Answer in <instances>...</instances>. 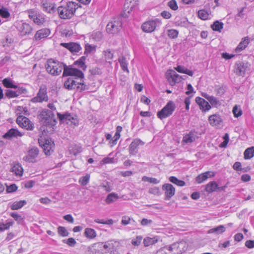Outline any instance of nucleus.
Wrapping results in <instances>:
<instances>
[{"label":"nucleus","instance_id":"0e129e2a","mask_svg":"<svg viewBox=\"0 0 254 254\" xmlns=\"http://www.w3.org/2000/svg\"><path fill=\"white\" fill-rule=\"evenodd\" d=\"M89 178V176L86 175V176L80 178L79 180V182L82 185L85 186L88 183Z\"/></svg>","mask_w":254,"mask_h":254},{"label":"nucleus","instance_id":"a211bd4d","mask_svg":"<svg viewBox=\"0 0 254 254\" xmlns=\"http://www.w3.org/2000/svg\"><path fill=\"white\" fill-rule=\"evenodd\" d=\"M19 34L21 36L29 35L31 33L33 28L28 23L25 22L19 23L17 27Z\"/></svg>","mask_w":254,"mask_h":254},{"label":"nucleus","instance_id":"864d4df0","mask_svg":"<svg viewBox=\"0 0 254 254\" xmlns=\"http://www.w3.org/2000/svg\"><path fill=\"white\" fill-rule=\"evenodd\" d=\"M104 56L106 61L110 63V61L112 60L113 58V54L108 49L104 51Z\"/></svg>","mask_w":254,"mask_h":254},{"label":"nucleus","instance_id":"49530a36","mask_svg":"<svg viewBox=\"0 0 254 254\" xmlns=\"http://www.w3.org/2000/svg\"><path fill=\"white\" fill-rule=\"evenodd\" d=\"M33 22L37 25L43 24L45 22V18L44 16L40 13L35 17L33 20Z\"/></svg>","mask_w":254,"mask_h":254},{"label":"nucleus","instance_id":"603ef678","mask_svg":"<svg viewBox=\"0 0 254 254\" xmlns=\"http://www.w3.org/2000/svg\"><path fill=\"white\" fill-rule=\"evenodd\" d=\"M178 31L177 30L175 29H170L167 31L168 36L172 39L176 38L178 37Z\"/></svg>","mask_w":254,"mask_h":254},{"label":"nucleus","instance_id":"1a4fd4ad","mask_svg":"<svg viewBox=\"0 0 254 254\" xmlns=\"http://www.w3.org/2000/svg\"><path fill=\"white\" fill-rule=\"evenodd\" d=\"M49 98L47 95V88L45 86L40 87L36 96L31 99V102L34 103L47 102Z\"/></svg>","mask_w":254,"mask_h":254},{"label":"nucleus","instance_id":"6ab92c4d","mask_svg":"<svg viewBox=\"0 0 254 254\" xmlns=\"http://www.w3.org/2000/svg\"><path fill=\"white\" fill-rule=\"evenodd\" d=\"M162 190L164 191L166 200H169L175 194V189L170 184H164L162 186Z\"/></svg>","mask_w":254,"mask_h":254},{"label":"nucleus","instance_id":"aec40b11","mask_svg":"<svg viewBox=\"0 0 254 254\" xmlns=\"http://www.w3.org/2000/svg\"><path fill=\"white\" fill-rule=\"evenodd\" d=\"M60 45L68 49L72 53H78L81 50V47L80 45L77 43H61L60 44Z\"/></svg>","mask_w":254,"mask_h":254},{"label":"nucleus","instance_id":"bb28decb","mask_svg":"<svg viewBox=\"0 0 254 254\" xmlns=\"http://www.w3.org/2000/svg\"><path fill=\"white\" fill-rule=\"evenodd\" d=\"M214 176V172L207 171L197 176L195 178V181L198 184H201L206 180L208 178L213 177Z\"/></svg>","mask_w":254,"mask_h":254},{"label":"nucleus","instance_id":"0eeeda50","mask_svg":"<svg viewBox=\"0 0 254 254\" xmlns=\"http://www.w3.org/2000/svg\"><path fill=\"white\" fill-rule=\"evenodd\" d=\"M57 116L61 123L66 124L69 125L77 126L78 125V120L75 115L68 113L61 114L58 113Z\"/></svg>","mask_w":254,"mask_h":254},{"label":"nucleus","instance_id":"5fc2aeb1","mask_svg":"<svg viewBox=\"0 0 254 254\" xmlns=\"http://www.w3.org/2000/svg\"><path fill=\"white\" fill-rule=\"evenodd\" d=\"M58 231L59 234L63 237L67 236L69 234L68 232L64 227L59 226L58 228Z\"/></svg>","mask_w":254,"mask_h":254},{"label":"nucleus","instance_id":"774afa93","mask_svg":"<svg viewBox=\"0 0 254 254\" xmlns=\"http://www.w3.org/2000/svg\"><path fill=\"white\" fill-rule=\"evenodd\" d=\"M17 189V187L15 184H12L6 187V191L8 193H11L16 191Z\"/></svg>","mask_w":254,"mask_h":254},{"label":"nucleus","instance_id":"052dcab7","mask_svg":"<svg viewBox=\"0 0 254 254\" xmlns=\"http://www.w3.org/2000/svg\"><path fill=\"white\" fill-rule=\"evenodd\" d=\"M5 96L9 98L17 97V94L15 91L10 89L7 90L5 92Z\"/></svg>","mask_w":254,"mask_h":254},{"label":"nucleus","instance_id":"f3484780","mask_svg":"<svg viewBox=\"0 0 254 254\" xmlns=\"http://www.w3.org/2000/svg\"><path fill=\"white\" fill-rule=\"evenodd\" d=\"M137 5V0H126L122 16L124 17H128V14Z\"/></svg>","mask_w":254,"mask_h":254},{"label":"nucleus","instance_id":"8fccbe9b","mask_svg":"<svg viewBox=\"0 0 254 254\" xmlns=\"http://www.w3.org/2000/svg\"><path fill=\"white\" fill-rule=\"evenodd\" d=\"M208 101L213 107H216L220 105L219 101L216 97L212 96L209 97Z\"/></svg>","mask_w":254,"mask_h":254},{"label":"nucleus","instance_id":"2f4dec72","mask_svg":"<svg viewBox=\"0 0 254 254\" xmlns=\"http://www.w3.org/2000/svg\"><path fill=\"white\" fill-rule=\"evenodd\" d=\"M226 229L223 225H219L217 227L213 228L208 231V234L214 233L216 235H219L223 233Z\"/></svg>","mask_w":254,"mask_h":254},{"label":"nucleus","instance_id":"4468645a","mask_svg":"<svg viewBox=\"0 0 254 254\" xmlns=\"http://www.w3.org/2000/svg\"><path fill=\"white\" fill-rule=\"evenodd\" d=\"M16 123L19 127L26 130H32L34 127L33 124L29 119L23 116H19L17 118Z\"/></svg>","mask_w":254,"mask_h":254},{"label":"nucleus","instance_id":"3c124183","mask_svg":"<svg viewBox=\"0 0 254 254\" xmlns=\"http://www.w3.org/2000/svg\"><path fill=\"white\" fill-rule=\"evenodd\" d=\"M13 224V221H9L5 224L0 223V232L7 230Z\"/></svg>","mask_w":254,"mask_h":254},{"label":"nucleus","instance_id":"58836bf2","mask_svg":"<svg viewBox=\"0 0 254 254\" xmlns=\"http://www.w3.org/2000/svg\"><path fill=\"white\" fill-rule=\"evenodd\" d=\"M86 58L84 56L81 57L79 60L74 62V64L83 70H85L87 66L85 64Z\"/></svg>","mask_w":254,"mask_h":254},{"label":"nucleus","instance_id":"6e6d98bb","mask_svg":"<svg viewBox=\"0 0 254 254\" xmlns=\"http://www.w3.org/2000/svg\"><path fill=\"white\" fill-rule=\"evenodd\" d=\"M170 253L169 250V246H166L158 250L156 254H170Z\"/></svg>","mask_w":254,"mask_h":254},{"label":"nucleus","instance_id":"a18cd8bd","mask_svg":"<svg viewBox=\"0 0 254 254\" xmlns=\"http://www.w3.org/2000/svg\"><path fill=\"white\" fill-rule=\"evenodd\" d=\"M26 12L28 14L29 18L32 20L40 14L39 12L35 8L28 9L26 11Z\"/></svg>","mask_w":254,"mask_h":254},{"label":"nucleus","instance_id":"e2e57ef3","mask_svg":"<svg viewBox=\"0 0 254 254\" xmlns=\"http://www.w3.org/2000/svg\"><path fill=\"white\" fill-rule=\"evenodd\" d=\"M148 192L151 194L156 195H159L161 194L159 188L156 187L149 189Z\"/></svg>","mask_w":254,"mask_h":254},{"label":"nucleus","instance_id":"09e8293b","mask_svg":"<svg viewBox=\"0 0 254 254\" xmlns=\"http://www.w3.org/2000/svg\"><path fill=\"white\" fill-rule=\"evenodd\" d=\"M197 14L199 18L202 20H206L208 17V13L204 9L199 10L198 11Z\"/></svg>","mask_w":254,"mask_h":254},{"label":"nucleus","instance_id":"7ed1b4c3","mask_svg":"<svg viewBox=\"0 0 254 254\" xmlns=\"http://www.w3.org/2000/svg\"><path fill=\"white\" fill-rule=\"evenodd\" d=\"M83 80L81 81L80 78L68 77L64 83V87L68 90H76L80 91L86 89V85L83 83Z\"/></svg>","mask_w":254,"mask_h":254},{"label":"nucleus","instance_id":"f704fd0d","mask_svg":"<svg viewBox=\"0 0 254 254\" xmlns=\"http://www.w3.org/2000/svg\"><path fill=\"white\" fill-rule=\"evenodd\" d=\"M249 43V39L248 37H245L242 41H241L236 49V52H240L245 49Z\"/></svg>","mask_w":254,"mask_h":254},{"label":"nucleus","instance_id":"4c0bfd02","mask_svg":"<svg viewBox=\"0 0 254 254\" xmlns=\"http://www.w3.org/2000/svg\"><path fill=\"white\" fill-rule=\"evenodd\" d=\"M175 69L180 73H185L189 76H191L193 74V72L192 70H189L182 65H178Z\"/></svg>","mask_w":254,"mask_h":254},{"label":"nucleus","instance_id":"473e14b6","mask_svg":"<svg viewBox=\"0 0 254 254\" xmlns=\"http://www.w3.org/2000/svg\"><path fill=\"white\" fill-rule=\"evenodd\" d=\"M82 151L81 146L77 144H71L69 147V151L71 154L76 155Z\"/></svg>","mask_w":254,"mask_h":254},{"label":"nucleus","instance_id":"423d86ee","mask_svg":"<svg viewBox=\"0 0 254 254\" xmlns=\"http://www.w3.org/2000/svg\"><path fill=\"white\" fill-rule=\"evenodd\" d=\"M175 108L176 106L174 103L170 101L160 111L157 113V116L160 120L165 119L173 114Z\"/></svg>","mask_w":254,"mask_h":254},{"label":"nucleus","instance_id":"bf43d9fd","mask_svg":"<svg viewBox=\"0 0 254 254\" xmlns=\"http://www.w3.org/2000/svg\"><path fill=\"white\" fill-rule=\"evenodd\" d=\"M63 242L66 244L70 247H74L76 244V241L72 238H68L67 240H64Z\"/></svg>","mask_w":254,"mask_h":254},{"label":"nucleus","instance_id":"ea45409f","mask_svg":"<svg viewBox=\"0 0 254 254\" xmlns=\"http://www.w3.org/2000/svg\"><path fill=\"white\" fill-rule=\"evenodd\" d=\"M211 27L214 31L221 32L223 28V23L216 20L211 25Z\"/></svg>","mask_w":254,"mask_h":254},{"label":"nucleus","instance_id":"680f3d73","mask_svg":"<svg viewBox=\"0 0 254 254\" xmlns=\"http://www.w3.org/2000/svg\"><path fill=\"white\" fill-rule=\"evenodd\" d=\"M10 216L13 217L15 221H17L18 223H21L22 222L23 218L21 215L18 214L17 213L15 212L11 213Z\"/></svg>","mask_w":254,"mask_h":254},{"label":"nucleus","instance_id":"2eb2a0df","mask_svg":"<svg viewBox=\"0 0 254 254\" xmlns=\"http://www.w3.org/2000/svg\"><path fill=\"white\" fill-rule=\"evenodd\" d=\"M166 76L168 82L171 86L174 85L177 83L180 82L183 79L181 76L172 69H169L167 71Z\"/></svg>","mask_w":254,"mask_h":254},{"label":"nucleus","instance_id":"79ce46f5","mask_svg":"<svg viewBox=\"0 0 254 254\" xmlns=\"http://www.w3.org/2000/svg\"><path fill=\"white\" fill-rule=\"evenodd\" d=\"M254 156V147L247 148L244 152V158L246 159H251Z\"/></svg>","mask_w":254,"mask_h":254},{"label":"nucleus","instance_id":"13d9d810","mask_svg":"<svg viewBox=\"0 0 254 254\" xmlns=\"http://www.w3.org/2000/svg\"><path fill=\"white\" fill-rule=\"evenodd\" d=\"M233 113L235 117L238 118L242 115V111L240 108H238L237 106L236 105L233 108Z\"/></svg>","mask_w":254,"mask_h":254},{"label":"nucleus","instance_id":"dca6fc26","mask_svg":"<svg viewBox=\"0 0 254 254\" xmlns=\"http://www.w3.org/2000/svg\"><path fill=\"white\" fill-rule=\"evenodd\" d=\"M160 22L157 19L149 20L143 23L141 26L142 30L146 33H151L155 30L158 24Z\"/></svg>","mask_w":254,"mask_h":254},{"label":"nucleus","instance_id":"cd10ccee","mask_svg":"<svg viewBox=\"0 0 254 254\" xmlns=\"http://www.w3.org/2000/svg\"><path fill=\"white\" fill-rule=\"evenodd\" d=\"M246 66L243 62L237 63L235 64V70L237 75L244 76L245 74Z\"/></svg>","mask_w":254,"mask_h":254},{"label":"nucleus","instance_id":"a19ab883","mask_svg":"<svg viewBox=\"0 0 254 254\" xmlns=\"http://www.w3.org/2000/svg\"><path fill=\"white\" fill-rule=\"evenodd\" d=\"M119 62L120 63L122 69L124 71L128 72V69L127 68V63L126 58L124 57H121L119 58Z\"/></svg>","mask_w":254,"mask_h":254},{"label":"nucleus","instance_id":"c85d7f7f","mask_svg":"<svg viewBox=\"0 0 254 254\" xmlns=\"http://www.w3.org/2000/svg\"><path fill=\"white\" fill-rule=\"evenodd\" d=\"M208 121L211 126H217L222 122V119L219 115L214 114L209 117Z\"/></svg>","mask_w":254,"mask_h":254},{"label":"nucleus","instance_id":"a878e982","mask_svg":"<svg viewBox=\"0 0 254 254\" xmlns=\"http://www.w3.org/2000/svg\"><path fill=\"white\" fill-rule=\"evenodd\" d=\"M42 7L43 10L47 13H53L56 11L55 4L46 0L43 1Z\"/></svg>","mask_w":254,"mask_h":254},{"label":"nucleus","instance_id":"f257e3e1","mask_svg":"<svg viewBox=\"0 0 254 254\" xmlns=\"http://www.w3.org/2000/svg\"><path fill=\"white\" fill-rule=\"evenodd\" d=\"M79 6L78 3L73 1H68L65 4L60 6L57 11L60 17L64 19L71 18Z\"/></svg>","mask_w":254,"mask_h":254},{"label":"nucleus","instance_id":"f8f14e48","mask_svg":"<svg viewBox=\"0 0 254 254\" xmlns=\"http://www.w3.org/2000/svg\"><path fill=\"white\" fill-rule=\"evenodd\" d=\"M38 142L46 155H50L53 152L55 145L51 139H45L43 140L42 139L39 138Z\"/></svg>","mask_w":254,"mask_h":254},{"label":"nucleus","instance_id":"e433bc0d","mask_svg":"<svg viewBox=\"0 0 254 254\" xmlns=\"http://www.w3.org/2000/svg\"><path fill=\"white\" fill-rule=\"evenodd\" d=\"M3 86L7 88H15L17 86L13 83V81L9 78H5L2 81Z\"/></svg>","mask_w":254,"mask_h":254},{"label":"nucleus","instance_id":"6e6552de","mask_svg":"<svg viewBox=\"0 0 254 254\" xmlns=\"http://www.w3.org/2000/svg\"><path fill=\"white\" fill-rule=\"evenodd\" d=\"M187 246L186 242L182 241L169 246V250L172 254H181L187 250Z\"/></svg>","mask_w":254,"mask_h":254},{"label":"nucleus","instance_id":"37998d69","mask_svg":"<svg viewBox=\"0 0 254 254\" xmlns=\"http://www.w3.org/2000/svg\"><path fill=\"white\" fill-rule=\"evenodd\" d=\"M169 180L171 182L175 185H177L179 187H183L186 185V183L184 181L182 180H180L174 176L170 177Z\"/></svg>","mask_w":254,"mask_h":254},{"label":"nucleus","instance_id":"393cba45","mask_svg":"<svg viewBox=\"0 0 254 254\" xmlns=\"http://www.w3.org/2000/svg\"><path fill=\"white\" fill-rule=\"evenodd\" d=\"M195 102L199 105L200 109L202 111H207L211 108V106L208 102L201 97H196Z\"/></svg>","mask_w":254,"mask_h":254},{"label":"nucleus","instance_id":"7c9ffc66","mask_svg":"<svg viewBox=\"0 0 254 254\" xmlns=\"http://www.w3.org/2000/svg\"><path fill=\"white\" fill-rule=\"evenodd\" d=\"M218 188V184L216 182L212 181L208 183L205 186V191L211 193L216 191Z\"/></svg>","mask_w":254,"mask_h":254},{"label":"nucleus","instance_id":"ddd939ff","mask_svg":"<svg viewBox=\"0 0 254 254\" xmlns=\"http://www.w3.org/2000/svg\"><path fill=\"white\" fill-rule=\"evenodd\" d=\"M120 246L121 245L119 241L112 240L106 242L103 247L105 250H107L111 254H120L118 252Z\"/></svg>","mask_w":254,"mask_h":254},{"label":"nucleus","instance_id":"c9c22d12","mask_svg":"<svg viewBox=\"0 0 254 254\" xmlns=\"http://www.w3.org/2000/svg\"><path fill=\"white\" fill-rule=\"evenodd\" d=\"M119 198V196L117 193L112 192L107 195L105 201L107 204H110L116 201Z\"/></svg>","mask_w":254,"mask_h":254},{"label":"nucleus","instance_id":"69168bd1","mask_svg":"<svg viewBox=\"0 0 254 254\" xmlns=\"http://www.w3.org/2000/svg\"><path fill=\"white\" fill-rule=\"evenodd\" d=\"M95 48H96L95 46H92L91 45H89L88 44H86L85 45V49L84 54H88L90 53L93 50H95Z\"/></svg>","mask_w":254,"mask_h":254},{"label":"nucleus","instance_id":"de8ad7c7","mask_svg":"<svg viewBox=\"0 0 254 254\" xmlns=\"http://www.w3.org/2000/svg\"><path fill=\"white\" fill-rule=\"evenodd\" d=\"M102 38L103 35L100 31L95 32L91 35V38L95 41H100Z\"/></svg>","mask_w":254,"mask_h":254},{"label":"nucleus","instance_id":"b1692460","mask_svg":"<svg viewBox=\"0 0 254 254\" xmlns=\"http://www.w3.org/2000/svg\"><path fill=\"white\" fill-rule=\"evenodd\" d=\"M51 31L49 29L43 28L38 30L35 33L34 40L39 41L42 39L47 37L50 34Z\"/></svg>","mask_w":254,"mask_h":254},{"label":"nucleus","instance_id":"39448f33","mask_svg":"<svg viewBox=\"0 0 254 254\" xmlns=\"http://www.w3.org/2000/svg\"><path fill=\"white\" fill-rule=\"evenodd\" d=\"M39 152L38 147L34 146H30L27 150V154L23 157V160L28 163H36L37 162Z\"/></svg>","mask_w":254,"mask_h":254},{"label":"nucleus","instance_id":"f03ea898","mask_svg":"<svg viewBox=\"0 0 254 254\" xmlns=\"http://www.w3.org/2000/svg\"><path fill=\"white\" fill-rule=\"evenodd\" d=\"M64 64L63 63L53 59H49L47 61L45 65L47 72L54 76L59 75L63 69Z\"/></svg>","mask_w":254,"mask_h":254},{"label":"nucleus","instance_id":"412c9836","mask_svg":"<svg viewBox=\"0 0 254 254\" xmlns=\"http://www.w3.org/2000/svg\"><path fill=\"white\" fill-rule=\"evenodd\" d=\"M144 143L140 139L133 140L129 146V152L131 155H135L137 153V147L139 145H143Z\"/></svg>","mask_w":254,"mask_h":254},{"label":"nucleus","instance_id":"5701e85b","mask_svg":"<svg viewBox=\"0 0 254 254\" xmlns=\"http://www.w3.org/2000/svg\"><path fill=\"white\" fill-rule=\"evenodd\" d=\"M197 138V132L195 130H191L184 136L182 141L187 144L191 143L194 141Z\"/></svg>","mask_w":254,"mask_h":254},{"label":"nucleus","instance_id":"c756f323","mask_svg":"<svg viewBox=\"0 0 254 254\" xmlns=\"http://www.w3.org/2000/svg\"><path fill=\"white\" fill-rule=\"evenodd\" d=\"M11 171L14 173L16 176H21L23 174V170L19 163H14L12 164Z\"/></svg>","mask_w":254,"mask_h":254},{"label":"nucleus","instance_id":"c03bdc74","mask_svg":"<svg viewBox=\"0 0 254 254\" xmlns=\"http://www.w3.org/2000/svg\"><path fill=\"white\" fill-rule=\"evenodd\" d=\"M26 203V201L25 200H20L19 201L14 202L11 205V209L12 210H17L21 208L22 206H23Z\"/></svg>","mask_w":254,"mask_h":254},{"label":"nucleus","instance_id":"4be33fe9","mask_svg":"<svg viewBox=\"0 0 254 254\" xmlns=\"http://www.w3.org/2000/svg\"><path fill=\"white\" fill-rule=\"evenodd\" d=\"M23 135V133L20 132L17 129L12 128L8 130L3 136V138L10 139L12 138H17L21 137Z\"/></svg>","mask_w":254,"mask_h":254},{"label":"nucleus","instance_id":"72a5a7b5","mask_svg":"<svg viewBox=\"0 0 254 254\" xmlns=\"http://www.w3.org/2000/svg\"><path fill=\"white\" fill-rule=\"evenodd\" d=\"M84 236L89 239H93L96 237V231L92 228H87L85 229Z\"/></svg>","mask_w":254,"mask_h":254},{"label":"nucleus","instance_id":"4d7b16f0","mask_svg":"<svg viewBox=\"0 0 254 254\" xmlns=\"http://www.w3.org/2000/svg\"><path fill=\"white\" fill-rule=\"evenodd\" d=\"M167 5L173 10H176L178 8L177 3L175 0L169 1L167 3Z\"/></svg>","mask_w":254,"mask_h":254},{"label":"nucleus","instance_id":"9d476101","mask_svg":"<svg viewBox=\"0 0 254 254\" xmlns=\"http://www.w3.org/2000/svg\"><path fill=\"white\" fill-rule=\"evenodd\" d=\"M63 69V76H74L78 77V78H80L81 81L84 78L83 73L79 69L68 66L65 64H64Z\"/></svg>","mask_w":254,"mask_h":254},{"label":"nucleus","instance_id":"20e7f679","mask_svg":"<svg viewBox=\"0 0 254 254\" xmlns=\"http://www.w3.org/2000/svg\"><path fill=\"white\" fill-rule=\"evenodd\" d=\"M41 124L44 126H53L56 124L55 116L53 113L49 110H43L39 116Z\"/></svg>","mask_w":254,"mask_h":254},{"label":"nucleus","instance_id":"338daca9","mask_svg":"<svg viewBox=\"0 0 254 254\" xmlns=\"http://www.w3.org/2000/svg\"><path fill=\"white\" fill-rule=\"evenodd\" d=\"M0 15L4 18L10 16V13L6 9H0Z\"/></svg>","mask_w":254,"mask_h":254},{"label":"nucleus","instance_id":"9b49d317","mask_svg":"<svg viewBox=\"0 0 254 254\" xmlns=\"http://www.w3.org/2000/svg\"><path fill=\"white\" fill-rule=\"evenodd\" d=\"M122 23L120 18L114 19L109 22L106 26V31L109 34L118 33L121 28Z\"/></svg>","mask_w":254,"mask_h":254}]
</instances>
